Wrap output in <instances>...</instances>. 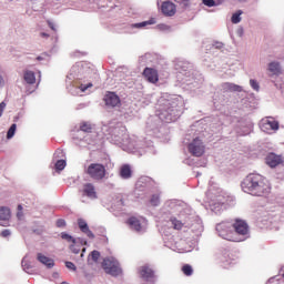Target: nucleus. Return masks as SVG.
Wrapping results in <instances>:
<instances>
[{"mask_svg": "<svg viewBox=\"0 0 284 284\" xmlns=\"http://www.w3.org/2000/svg\"><path fill=\"white\" fill-rule=\"evenodd\" d=\"M83 252H85V248H82V253H81V256H83Z\"/></svg>", "mask_w": 284, "mask_h": 284, "instance_id": "46", "label": "nucleus"}, {"mask_svg": "<svg viewBox=\"0 0 284 284\" xmlns=\"http://www.w3.org/2000/svg\"><path fill=\"white\" fill-rule=\"evenodd\" d=\"M92 83H89V84H81L79 87V89L81 90V92H85V90H88L89 88H92Z\"/></svg>", "mask_w": 284, "mask_h": 284, "instance_id": "37", "label": "nucleus"}, {"mask_svg": "<svg viewBox=\"0 0 284 284\" xmlns=\"http://www.w3.org/2000/svg\"><path fill=\"white\" fill-rule=\"evenodd\" d=\"M61 239L63 241H65L67 243H73V244L77 243V240L74 237H72V235H70V234H68L65 232L61 233Z\"/></svg>", "mask_w": 284, "mask_h": 284, "instance_id": "25", "label": "nucleus"}, {"mask_svg": "<svg viewBox=\"0 0 284 284\" xmlns=\"http://www.w3.org/2000/svg\"><path fill=\"white\" fill-rule=\"evenodd\" d=\"M12 213L8 206H0V225L8 227L10 225V217Z\"/></svg>", "mask_w": 284, "mask_h": 284, "instance_id": "9", "label": "nucleus"}, {"mask_svg": "<svg viewBox=\"0 0 284 284\" xmlns=\"http://www.w3.org/2000/svg\"><path fill=\"white\" fill-rule=\"evenodd\" d=\"M187 150L192 156H203L205 154V144L199 138H195L191 143L187 145Z\"/></svg>", "mask_w": 284, "mask_h": 284, "instance_id": "6", "label": "nucleus"}, {"mask_svg": "<svg viewBox=\"0 0 284 284\" xmlns=\"http://www.w3.org/2000/svg\"><path fill=\"white\" fill-rule=\"evenodd\" d=\"M231 225L233 227V234H235L237 239H242L241 241H244L245 236L250 234V226L247 225L246 221L235 220V222Z\"/></svg>", "mask_w": 284, "mask_h": 284, "instance_id": "5", "label": "nucleus"}, {"mask_svg": "<svg viewBox=\"0 0 284 284\" xmlns=\"http://www.w3.org/2000/svg\"><path fill=\"white\" fill-rule=\"evenodd\" d=\"M278 128V121L274 120V118H266L261 122V130L262 132H266V134H272V132H276Z\"/></svg>", "mask_w": 284, "mask_h": 284, "instance_id": "7", "label": "nucleus"}, {"mask_svg": "<svg viewBox=\"0 0 284 284\" xmlns=\"http://www.w3.org/2000/svg\"><path fill=\"white\" fill-rule=\"evenodd\" d=\"M173 230H183V222L181 220H178L176 217H171L170 219Z\"/></svg>", "mask_w": 284, "mask_h": 284, "instance_id": "23", "label": "nucleus"}, {"mask_svg": "<svg viewBox=\"0 0 284 284\" xmlns=\"http://www.w3.org/2000/svg\"><path fill=\"white\" fill-rule=\"evenodd\" d=\"M265 163L268 165V168H277V165L283 163V158L276 153H268L265 158Z\"/></svg>", "mask_w": 284, "mask_h": 284, "instance_id": "12", "label": "nucleus"}, {"mask_svg": "<svg viewBox=\"0 0 284 284\" xmlns=\"http://www.w3.org/2000/svg\"><path fill=\"white\" fill-rule=\"evenodd\" d=\"M14 132H17V124H12L7 132V139H12L14 136Z\"/></svg>", "mask_w": 284, "mask_h": 284, "instance_id": "27", "label": "nucleus"}, {"mask_svg": "<svg viewBox=\"0 0 284 284\" xmlns=\"http://www.w3.org/2000/svg\"><path fill=\"white\" fill-rule=\"evenodd\" d=\"M142 74L149 83H159V71L156 69L145 68Z\"/></svg>", "mask_w": 284, "mask_h": 284, "instance_id": "8", "label": "nucleus"}, {"mask_svg": "<svg viewBox=\"0 0 284 284\" xmlns=\"http://www.w3.org/2000/svg\"><path fill=\"white\" fill-rule=\"evenodd\" d=\"M3 110H6V102L0 103V116H3Z\"/></svg>", "mask_w": 284, "mask_h": 284, "instance_id": "39", "label": "nucleus"}, {"mask_svg": "<svg viewBox=\"0 0 284 284\" xmlns=\"http://www.w3.org/2000/svg\"><path fill=\"white\" fill-rule=\"evenodd\" d=\"M215 6H221L225 0H213Z\"/></svg>", "mask_w": 284, "mask_h": 284, "instance_id": "42", "label": "nucleus"}, {"mask_svg": "<svg viewBox=\"0 0 284 284\" xmlns=\"http://www.w3.org/2000/svg\"><path fill=\"white\" fill-rule=\"evenodd\" d=\"M65 267H68V270H72L73 272H77V265H74V263L72 262H65Z\"/></svg>", "mask_w": 284, "mask_h": 284, "instance_id": "36", "label": "nucleus"}, {"mask_svg": "<svg viewBox=\"0 0 284 284\" xmlns=\"http://www.w3.org/2000/svg\"><path fill=\"white\" fill-rule=\"evenodd\" d=\"M202 3L206 6L207 8H214L216 7V2L214 0H202Z\"/></svg>", "mask_w": 284, "mask_h": 284, "instance_id": "31", "label": "nucleus"}, {"mask_svg": "<svg viewBox=\"0 0 284 284\" xmlns=\"http://www.w3.org/2000/svg\"><path fill=\"white\" fill-rule=\"evenodd\" d=\"M78 225H79V229L81 230V232L87 234V236H89V239H94V233H92V231H90L88 223L83 219L78 220Z\"/></svg>", "mask_w": 284, "mask_h": 284, "instance_id": "15", "label": "nucleus"}, {"mask_svg": "<svg viewBox=\"0 0 284 284\" xmlns=\"http://www.w3.org/2000/svg\"><path fill=\"white\" fill-rule=\"evenodd\" d=\"M243 14V11H237L234 13L231 18L232 23H241V16Z\"/></svg>", "mask_w": 284, "mask_h": 284, "instance_id": "26", "label": "nucleus"}, {"mask_svg": "<svg viewBox=\"0 0 284 284\" xmlns=\"http://www.w3.org/2000/svg\"><path fill=\"white\" fill-rule=\"evenodd\" d=\"M250 85L255 90V92H258V90L261 89L256 80H250Z\"/></svg>", "mask_w": 284, "mask_h": 284, "instance_id": "33", "label": "nucleus"}, {"mask_svg": "<svg viewBox=\"0 0 284 284\" xmlns=\"http://www.w3.org/2000/svg\"><path fill=\"white\" fill-rule=\"evenodd\" d=\"M104 102L110 108H116V105H121V98L114 92H108L104 97Z\"/></svg>", "mask_w": 284, "mask_h": 284, "instance_id": "11", "label": "nucleus"}, {"mask_svg": "<svg viewBox=\"0 0 284 284\" xmlns=\"http://www.w3.org/2000/svg\"><path fill=\"white\" fill-rule=\"evenodd\" d=\"M83 194L88 196V199H97V191L94 189V184L87 183L83 186Z\"/></svg>", "mask_w": 284, "mask_h": 284, "instance_id": "14", "label": "nucleus"}, {"mask_svg": "<svg viewBox=\"0 0 284 284\" xmlns=\"http://www.w3.org/2000/svg\"><path fill=\"white\" fill-rule=\"evenodd\" d=\"M118 131H119V129H115V130H114V133H116Z\"/></svg>", "mask_w": 284, "mask_h": 284, "instance_id": "48", "label": "nucleus"}, {"mask_svg": "<svg viewBox=\"0 0 284 284\" xmlns=\"http://www.w3.org/2000/svg\"><path fill=\"white\" fill-rule=\"evenodd\" d=\"M1 236H3V239L10 236V230H3V231L1 232Z\"/></svg>", "mask_w": 284, "mask_h": 284, "instance_id": "40", "label": "nucleus"}, {"mask_svg": "<svg viewBox=\"0 0 284 284\" xmlns=\"http://www.w3.org/2000/svg\"><path fill=\"white\" fill-rule=\"evenodd\" d=\"M122 132H125V126L122 128Z\"/></svg>", "mask_w": 284, "mask_h": 284, "instance_id": "47", "label": "nucleus"}, {"mask_svg": "<svg viewBox=\"0 0 284 284\" xmlns=\"http://www.w3.org/2000/svg\"><path fill=\"white\" fill-rule=\"evenodd\" d=\"M140 276L145 281H150V278H154V271L150 266H141Z\"/></svg>", "mask_w": 284, "mask_h": 284, "instance_id": "16", "label": "nucleus"}, {"mask_svg": "<svg viewBox=\"0 0 284 284\" xmlns=\"http://www.w3.org/2000/svg\"><path fill=\"white\" fill-rule=\"evenodd\" d=\"M55 224L57 227H65V220L59 219Z\"/></svg>", "mask_w": 284, "mask_h": 284, "instance_id": "38", "label": "nucleus"}, {"mask_svg": "<svg viewBox=\"0 0 284 284\" xmlns=\"http://www.w3.org/2000/svg\"><path fill=\"white\" fill-rule=\"evenodd\" d=\"M0 85H3V77L0 75Z\"/></svg>", "mask_w": 284, "mask_h": 284, "instance_id": "43", "label": "nucleus"}, {"mask_svg": "<svg viewBox=\"0 0 284 284\" xmlns=\"http://www.w3.org/2000/svg\"><path fill=\"white\" fill-rule=\"evenodd\" d=\"M160 30H169L170 27L165 26V24H160L159 26Z\"/></svg>", "mask_w": 284, "mask_h": 284, "instance_id": "41", "label": "nucleus"}, {"mask_svg": "<svg viewBox=\"0 0 284 284\" xmlns=\"http://www.w3.org/2000/svg\"><path fill=\"white\" fill-rule=\"evenodd\" d=\"M120 176L124 180L132 179V166L130 164H123L120 168Z\"/></svg>", "mask_w": 284, "mask_h": 284, "instance_id": "17", "label": "nucleus"}, {"mask_svg": "<svg viewBox=\"0 0 284 284\" xmlns=\"http://www.w3.org/2000/svg\"><path fill=\"white\" fill-rule=\"evenodd\" d=\"M85 174H88V176H90V179L93 181H103L106 174L105 165L101 163H91L87 168Z\"/></svg>", "mask_w": 284, "mask_h": 284, "instance_id": "3", "label": "nucleus"}, {"mask_svg": "<svg viewBox=\"0 0 284 284\" xmlns=\"http://www.w3.org/2000/svg\"><path fill=\"white\" fill-rule=\"evenodd\" d=\"M75 244L77 243H72L70 245V250H71V252H73V254H79V252H81V247L77 246Z\"/></svg>", "mask_w": 284, "mask_h": 284, "instance_id": "34", "label": "nucleus"}, {"mask_svg": "<svg viewBox=\"0 0 284 284\" xmlns=\"http://www.w3.org/2000/svg\"><path fill=\"white\" fill-rule=\"evenodd\" d=\"M225 88H227V90H230L231 92H242L243 88L239 84H234V83H225Z\"/></svg>", "mask_w": 284, "mask_h": 284, "instance_id": "22", "label": "nucleus"}, {"mask_svg": "<svg viewBox=\"0 0 284 284\" xmlns=\"http://www.w3.org/2000/svg\"><path fill=\"white\" fill-rule=\"evenodd\" d=\"M150 203L153 205V207H156V205L161 203V197L159 195H152Z\"/></svg>", "mask_w": 284, "mask_h": 284, "instance_id": "28", "label": "nucleus"}, {"mask_svg": "<svg viewBox=\"0 0 284 284\" xmlns=\"http://www.w3.org/2000/svg\"><path fill=\"white\" fill-rule=\"evenodd\" d=\"M61 284H69L68 282H62Z\"/></svg>", "mask_w": 284, "mask_h": 284, "instance_id": "49", "label": "nucleus"}, {"mask_svg": "<svg viewBox=\"0 0 284 284\" xmlns=\"http://www.w3.org/2000/svg\"><path fill=\"white\" fill-rule=\"evenodd\" d=\"M164 17H174L176 14V4L172 1H164L161 6Z\"/></svg>", "mask_w": 284, "mask_h": 284, "instance_id": "10", "label": "nucleus"}, {"mask_svg": "<svg viewBox=\"0 0 284 284\" xmlns=\"http://www.w3.org/2000/svg\"><path fill=\"white\" fill-rule=\"evenodd\" d=\"M80 130L81 132H85L87 134L92 133L93 126L90 122H81L80 123Z\"/></svg>", "mask_w": 284, "mask_h": 284, "instance_id": "21", "label": "nucleus"}, {"mask_svg": "<svg viewBox=\"0 0 284 284\" xmlns=\"http://www.w3.org/2000/svg\"><path fill=\"white\" fill-rule=\"evenodd\" d=\"M55 169L57 170H65V160H58L55 163Z\"/></svg>", "mask_w": 284, "mask_h": 284, "instance_id": "30", "label": "nucleus"}, {"mask_svg": "<svg viewBox=\"0 0 284 284\" xmlns=\"http://www.w3.org/2000/svg\"><path fill=\"white\" fill-rule=\"evenodd\" d=\"M128 225H130L132 230H135V232H141V221L138 217H130L128 220Z\"/></svg>", "mask_w": 284, "mask_h": 284, "instance_id": "19", "label": "nucleus"}, {"mask_svg": "<svg viewBox=\"0 0 284 284\" xmlns=\"http://www.w3.org/2000/svg\"><path fill=\"white\" fill-rule=\"evenodd\" d=\"M51 30H54V26H52V23H49Z\"/></svg>", "mask_w": 284, "mask_h": 284, "instance_id": "44", "label": "nucleus"}, {"mask_svg": "<svg viewBox=\"0 0 284 284\" xmlns=\"http://www.w3.org/2000/svg\"><path fill=\"white\" fill-rule=\"evenodd\" d=\"M154 23H156V21L154 19H151L150 21L135 24V28H145V26H152Z\"/></svg>", "mask_w": 284, "mask_h": 284, "instance_id": "29", "label": "nucleus"}, {"mask_svg": "<svg viewBox=\"0 0 284 284\" xmlns=\"http://www.w3.org/2000/svg\"><path fill=\"white\" fill-rule=\"evenodd\" d=\"M100 257H101V253L99 251L91 252V258L92 261H94V263H97V261H99Z\"/></svg>", "mask_w": 284, "mask_h": 284, "instance_id": "32", "label": "nucleus"}, {"mask_svg": "<svg viewBox=\"0 0 284 284\" xmlns=\"http://www.w3.org/2000/svg\"><path fill=\"white\" fill-rule=\"evenodd\" d=\"M102 267L106 274L119 276L121 274V264L114 257H108L103 261Z\"/></svg>", "mask_w": 284, "mask_h": 284, "instance_id": "4", "label": "nucleus"}, {"mask_svg": "<svg viewBox=\"0 0 284 284\" xmlns=\"http://www.w3.org/2000/svg\"><path fill=\"white\" fill-rule=\"evenodd\" d=\"M17 217L19 220L23 219V206L21 204L18 205Z\"/></svg>", "mask_w": 284, "mask_h": 284, "instance_id": "35", "label": "nucleus"}, {"mask_svg": "<svg viewBox=\"0 0 284 284\" xmlns=\"http://www.w3.org/2000/svg\"><path fill=\"white\" fill-rule=\"evenodd\" d=\"M216 232L219 236L224 239L225 241H232L233 243H241L242 239L236 236L234 233V227L230 222H221L216 225Z\"/></svg>", "mask_w": 284, "mask_h": 284, "instance_id": "2", "label": "nucleus"}, {"mask_svg": "<svg viewBox=\"0 0 284 284\" xmlns=\"http://www.w3.org/2000/svg\"><path fill=\"white\" fill-rule=\"evenodd\" d=\"M241 187L252 196H267L272 192L270 181L261 174L251 173L242 182Z\"/></svg>", "mask_w": 284, "mask_h": 284, "instance_id": "1", "label": "nucleus"}, {"mask_svg": "<svg viewBox=\"0 0 284 284\" xmlns=\"http://www.w3.org/2000/svg\"><path fill=\"white\" fill-rule=\"evenodd\" d=\"M24 81H26L29 85H34V83H37V77L34 75V72H32V71H26V72H24Z\"/></svg>", "mask_w": 284, "mask_h": 284, "instance_id": "20", "label": "nucleus"}, {"mask_svg": "<svg viewBox=\"0 0 284 284\" xmlns=\"http://www.w3.org/2000/svg\"><path fill=\"white\" fill-rule=\"evenodd\" d=\"M182 272L185 276H192V274H194V270L192 268V265H190V264L183 265Z\"/></svg>", "mask_w": 284, "mask_h": 284, "instance_id": "24", "label": "nucleus"}, {"mask_svg": "<svg viewBox=\"0 0 284 284\" xmlns=\"http://www.w3.org/2000/svg\"><path fill=\"white\" fill-rule=\"evenodd\" d=\"M38 261L42 263V265H45L47 267H54V260L39 253L38 254Z\"/></svg>", "mask_w": 284, "mask_h": 284, "instance_id": "18", "label": "nucleus"}, {"mask_svg": "<svg viewBox=\"0 0 284 284\" xmlns=\"http://www.w3.org/2000/svg\"><path fill=\"white\" fill-rule=\"evenodd\" d=\"M41 37H48V33H41Z\"/></svg>", "mask_w": 284, "mask_h": 284, "instance_id": "45", "label": "nucleus"}, {"mask_svg": "<svg viewBox=\"0 0 284 284\" xmlns=\"http://www.w3.org/2000/svg\"><path fill=\"white\" fill-rule=\"evenodd\" d=\"M267 70L271 73V77H281V74H283L281 62H277V61L270 62Z\"/></svg>", "mask_w": 284, "mask_h": 284, "instance_id": "13", "label": "nucleus"}]
</instances>
